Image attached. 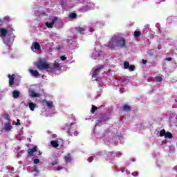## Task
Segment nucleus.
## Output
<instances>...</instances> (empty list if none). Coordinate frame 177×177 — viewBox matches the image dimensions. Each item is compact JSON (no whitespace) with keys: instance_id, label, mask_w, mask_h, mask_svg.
<instances>
[{"instance_id":"nucleus-1","label":"nucleus","mask_w":177,"mask_h":177,"mask_svg":"<svg viewBox=\"0 0 177 177\" xmlns=\"http://www.w3.org/2000/svg\"><path fill=\"white\" fill-rule=\"evenodd\" d=\"M116 48H120L121 49H127V40L122 37L116 36L115 39Z\"/></svg>"},{"instance_id":"nucleus-2","label":"nucleus","mask_w":177,"mask_h":177,"mask_svg":"<svg viewBox=\"0 0 177 177\" xmlns=\"http://www.w3.org/2000/svg\"><path fill=\"white\" fill-rule=\"evenodd\" d=\"M13 32V28L12 26H8L6 28H0V38H5L8 36V34H12Z\"/></svg>"},{"instance_id":"nucleus-3","label":"nucleus","mask_w":177,"mask_h":177,"mask_svg":"<svg viewBox=\"0 0 177 177\" xmlns=\"http://www.w3.org/2000/svg\"><path fill=\"white\" fill-rule=\"evenodd\" d=\"M37 67L40 71L50 70V64H48L45 61L40 60L37 63Z\"/></svg>"},{"instance_id":"nucleus-4","label":"nucleus","mask_w":177,"mask_h":177,"mask_svg":"<svg viewBox=\"0 0 177 177\" xmlns=\"http://www.w3.org/2000/svg\"><path fill=\"white\" fill-rule=\"evenodd\" d=\"M74 125V123L72 122L70 124V127L68 130V133L71 135V136H78V131H77V125Z\"/></svg>"},{"instance_id":"nucleus-5","label":"nucleus","mask_w":177,"mask_h":177,"mask_svg":"<svg viewBox=\"0 0 177 177\" xmlns=\"http://www.w3.org/2000/svg\"><path fill=\"white\" fill-rule=\"evenodd\" d=\"M115 39H116V35H114L112 37L111 39L108 42L107 46L108 48H110V49H112L113 50H115V48H117V46L115 44Z\"/></svg>"},{"instance_id":"nucleus-6","label":"nucleus","mask_w":177,"mask_h":177,"mask_svg":"<svg viewBox=\"0 0 177 177\" xmlns=\"http://www.w3.org/2000/svg\"><path fill=\"white\" fill-rule=\"evenodd\" d=\"M3 129L4 131H6V132H10V131H12V129H13V127L12 126V121L10 120L8 122H6L4 124V127H3Z\"/></svg>"},{"instance_id":"nucleus-7","label":"nucleus","mask_w":177,"mask_h":177,"mask_svg":"<svg viewBox=\"0 0 177 177\" xmlns=\"http://www.w3.org/2000/svg\"><path fill=\"white\" fill-rule=\"evenodd\" d=\"M41 104L42 106H46L48 109H53V102L43 100H41Z\"/></svg>"},{"instance_id":"nucleus-8","label":"nucleus","mask_w":177,"mask_h":177,"mask_svg":"<svg viewBox=\"0 0 177 177\" xmlns=\"http://www.w3.org/2000/svg\"><path fill=\"white\" fill-rule=\"evenodd\" d=\"M56 21H57V17H55L51 22H46V27H48V28H53V25L55 24V23H56Z\"/></svg>"},{"instance_id":"nucleus-9","label":"nucleus","mask_w":177,"mask_h":177,"mask_svg":"<svg viewBox=\"0 0 177 177\" xmlns=\"http://www.w3.org/2000/svg\"><path fill=\"white\" fill-rule=\"evenodd\" d=\"M38 147L37 146H35L32 149H29L28 150V157H32V156H34V153H35Z\"/></svg>"},{"instance_id":"nucleus-10","label":"nucleus","mask_w":177,"mask_h":177,"mask_svg":"<svg viewBox=\"0 0 177 177\" xmlns=\"http://www.w3.org/2000/svg\"><path fill=\"white\" fill-rule=\"evenodd\" d=\"M31 49H36L37 50H41V45L39 44V43L35 41L32 43Z\"/></svg>"},{"instance_id":"nucleus-11","label":"nucleus","mask_w":177,"mask_h":177,"mask_svg":"<svg viewBox=\"0 0 177 177\" xmlns=\"http://www.w3.org/2000/svg\"><path fill=\"white\" fill-rule=\"evenodd\" d=\"M104 66H102L97 68H96L93 73H92V77L93 78H96V77H97V74H99V71H100L101 68H104Z\"/></svg>"},{"instance_id":"nucleus-12","label":"nucleus","mask_w":177,"mask_h":177,"mask_svg":"<svg viewBox=\"0 0 177 177\" xmlns=\"http://www.w3.org/2000/svg\"><path fill=\"white\" fill-rule=\"evenodd\" d=\"M8 78H9V85L10 86H12V85L15 84V74L8 75Z\"/></svg>"},{"instance_id":"nucleus-13","label":"nucleus","mask_w":177,"mask_h":177,"mask_svg":"<svg viewBox=\"0 0 177 177\" xmlns=\"http://www.w3.org/2000/svg\"><path fill=\"white\" fill-rule=\"evenodd\" d=\"M30 73L31 75L36 77L37 78L41 77V74H39V72H38L37 70H30Z\"/></svg>"},{"instance_id":"nucleus-14","label":"nucleus","mask_w":177,"mask_h":177,"mask_svg":"<svg viewBox=\"0 0 177 177\" xmlns=\"http://www.w3.org/2000/svg\"><path fill=\"white\" fill-rule=\"evenodd\" d=\"M12 97L14 99H19L20 97V91L15 90L12 91Z\"/></svg>"},{"instance_id":"nucleus-15","label":"nucleus","mask_w":177,"mask_h":177,"mask_svg":"<svg viewBox=\"0 0 177 177\" xmlns=\"http://www.w3.org/2000/svg\"><path fill=\"white\" fill-rule=\"evenodd\" d=\"M75 30L77 34L84 35V32L85 31V28L77 26L75 28Z\"/></svg>"},{"instance_id":"nucleus-16","label":"nucleus","mask_w":177,"mask_h":177,"mask_svg":"<svg viewBox=\"0 0 177 177\" xmlns=\"http://www.w3.org/2000/svg\"><path fill=\"white\" fill-rule=\"evenodd\" d=\"M122 109L123 110V111H131V110H132V106L128 104H124L122 106Z\"/></svg>"},{"instance_id":"nucleus-17","label":"nucleus","mask_w":177,"mask_h":177,"mask_svg":"<svg viewBox=\"0 0 177 177\" xmlns=\"http://www.w3.org/2000/svg\"><path fill=\"white\" fill-rule=\"evenodd\" d=\"M59 66H60V64L55 62V64H53V67H50V70L51 71H55V70H57V68H59Z\"/></svg>"},{"instance_id":"nucleus-18","label":"nucleus","mask_w":177,"mask_h":177,"mask_svg":"<svg viewBox=\"0 0 177 177\" xmlns=\"http://www.w3.org/2000/svg\"><path fill=\"white\" fill-rule=\"evenodd\" d=\"M30 95L32 97H39V94L35 93L33 90L30 91Z\"/></svg>"},{"instance_id":"nucleus-19","label":"nucleus","mask_w":177,"mask_h":177,"mask_svg":"<svg viewBox=\"0 0 177 177\" xmlns=\"http://www.w3.org/2000/svg\"><path fill=\"white\" fill-rule=\"evenodd\" d=\"M50 145H51V146H53V147H55V148L59 147V141L52 140L50 142Z\"/></svg>"},{"instance_id":"nucleus-20","label":"nucleus","mask_w":177,"mask_h":177,"mask_svg":"<svg viewBox=\"0 0 177 177\" xmlns=\"http://www.w3.org/2000/svg\"><path fill=\"white\" fill-rule=\"evenodd\" d=\"M64 160L66 162H71V156H70V153H68L67 156L64 157Z\"/></svg>"},{"instance_id":"nucleus-21","label":"nucleus","mask_w":177,"mask_h":177,"mask_svg":"<svg viewBox=\"0 0 177 177\" xmlns=\"http://www.w3.org/2000/svg\"><path fill=\"white\" fill-rule=\"evenodd\" d=\"M35 104L34 102L29 103V109L31 110V111H34L35 109Z\"/></svg>"},{"instance_id":"nucleus-22","label":"nucleus","mask_w":177,"mask_h":177,"mask_svg":"<svg viewBox=\"0 0 177 177\" xmlns=\"http://www.w3.org/2000/svg\"><path fill=\"white\" fill-rule=\"evenodd\" d=\"M96 110H97V106L93 105L91 109V113L92 114H95V112L96 111Z\"/></svg>"},{"instance_id":"nucleus-23","label":"nucleus","mask_w":177,"mask_h":177,"mask_svg":"<svg viewBox=\"0 0 177 177\" xmlns=\"http://www.w3.org/2000/svg\"><path fill=\"white\" fill-rule=\"evenodd\" d=\"M140 35H142V32L140 31L136 30L134 31V37L135 38H138Z\"/></svg>"},{"instance_id":"nucleus-24","label":"nucleus","mask_w":177,"mask_h":177,"mask_svg":"<svg viewBox=\"0 0 177 177\" xmlns=\"http://www.w3.org/2000/svg\"><path fill=\"white\" fill-rule=\"evenodd\" d=\"M165 138H168V139H172V133L171 132H167L165 134Z\"/></svg>"},{"instance_id":"nucleus-25","label":"nucleus","mask_w":177,"mask_h":177,"mask_svg":"<svg viewBox=\"0 0 177 177\" xmlns=\"http://www.w3.org/2000/svg\"><path fill=\"white\" fill-rule=\"evenodd\" d=\"M3 21H6L7 23H9V21H10V17L9 16H5L3 18Z\"/></svg>"},{"instance_id":"nucleus-26","label":"nucleus","mask_w":177,"mask_h":177,"mask_svg":"<svg viewBox=\"0 0 177 177\" xmlns=\"http://www.w3.org/2000/svg\"><path fill=\"white\" fill-rule=\"evenodd\" d=\"M129 62L127 61L124 62V68H125L126 70L129 68Z\"/></svg>"},{"instance_id":"nucleus-27","label":"nucleus","mask_w":177,"mask_h":177,"mask_svg":"<svg viewBox=\"0 0 177 177\" xmlns=\"http://www.w3.org/2000/svg\"><path fill=\"white\" fill-rule=\"evenodd\" d=\"M167 132H165V129H162L160 131V136L162 137V136H165Z\"/></svg>"},{"instance_id":"nucleus-28","label":"nucleus","mask_w":177,"mask_h":177,"mask_svg":"<svg viewBox=\"0 0 177 177\" xmlns=\"http://www.w3.org/2000/svg\"><path fill=\"white\" fill-rule=\"evenodd\" d=\"M69 17L71 19H75V17H77V14H75V13H71L69 15Z\"/></svg>"},{"instance_id":"nucleus-29","label":"nucleus","mask_w":177,"mask_h":177,"mask_svg":"<svg viewBox=\"0 0 177 177\" xmlns=\"http://www.w3.org/2000/svg\"><path fill=\"white\" fill-rule=\"evenodd\" d=\"M129 70H130L131 71H135V65H129Z\"/></svg>"},{"instance_id":"nucleus-30","label":"nucleus","mask_w":177,"mask_h":177,"mask_svg":"<svg viewBox=\"0 0 177 177\" xmlns=\"http://www.w3.org/2000/svg\"><path fill=\"white\" fill-rule=\"evenodd\" d=\"M52 167H54V165H59V160L57 159L55 162L51 163Z\"/></svg>"},{"instance_id":"nucleus-31","label":"nucleus","mask_w":177,"mask_h":177,"mask_svg":"<svg viewBox=\"0 0 177 177\" xmlns=\"http://www.w3.org/2000/svg\"><path fill=\"white\" fill-rule=\"evenodd\" d=\"M156 81L158 82H161L162 81V77L161 76H157L156 77Z\"/></svg>"},{"instance_id":"nucleus-32","label":"nucleus","mask_w":177,"mask_h":177,"mask_svg":"<svg viewBox=\"0 0 177 177\" xmlns=\"http://www.w3.org/2000/svg\"><path fill=\"white\" fill-rule=\"evenodd\" d=\"M64 167H62V166H59L57 167V169L55 170V172H57V171H62V169H63Z\"/></svg>"},{"instance_id":"nucleus-33","label":"nucleus","mask_w":177,"mask_h":177,"mask_svg":"<svg viewBox=\"0 0 177 177\" xmlns=\"http://www.w3.org/2000/svg\"><path fill=\"white\" fill-rule=\"evenodd\" d=\"M97 121H98V122L100 124V123H102V122H104V121H106V120H104V119H103V118H100V119H99Z\"/></svg>"},{"instance_id":"nucleus-34","label":"nucleus","mask_w":177,"mask_h":177,"mask_svg":"<svg viewBox=\"0 0 177 177\" xmlns=\"http://www.w3.org/2000/svg\"><path fill=\"white\" fill-rule=\"evenodd\" d=\"M34 164H39V159H35L33 160Z\"/></svg>"},{"instance_id":"nucleus-35","label":"nucleus","mask_w":177,"mask_h":177,"mask_svg":"<svg viewBox=\"0 0 177 177\" xmlns=\"http://www.w3.org/2000/svg\"><path fill=\"white\" fill-rule=\"evenodd\" d=\"M88 162H92L93 161V157L91 156V157L88 158Z\"/></svg>"},{"instance_id":"nucleus-36","label":"nucleus","mask_w":177,"mask_h":177,"mask_svg":"<svg viewBox=\"0 0 177 177\" xmlns=\"http://www.w3.org/2000/svg\"><path fill=\"white\" fill-rule=\"evenodd\" d=\"M67 58L66 57V56H64V55H62V57H61V60H62V62H64V60H66Z\"/></svg>"},{"instance_id":"nucleus-37","label":"nucleus","mask_w":177,"mask_h":177,"mask_svg":"<svg viewBox=\"0 0 177 177\" xmlns=\"http://www.w3.org/2000/svg\"><path fill=\"white\" fill-rule=\"evenodd\" d=\"M15 125H21L19 119L17 120V123L15 124Z\"/></svg>"},{"instance_id":"nucleus-38","label":"nucleus","mask_w":177,"mask_h":177,"mask_svg":"<svg viewBox=\"0 0 177 177\" xmlns=\"http://www.w3.org/2000/svg\"><path fill=\"white\" fill-rule=\"evenodd\" d=\"M166 60L167 62H171L172 61V58L171 57H167V58H166Z\"/></svg>"},{"instance_id":"nucleus-39","label":"nucleus","mask_w":177,"mask_h":177,"mask_svg":"<svg viewBox=\"0 0 177 177\" xmlns=\"http://www.w3.org/2000/svg\"><path fill=\"white\" fill-rule=\"evenodd\" d=\"M131 175H133V176H138V172H133Z\"/></svg>"},{"instance_id":"nucleus-40","label":"nucleus","mask_w":177,"mask_h":177,"mask_svg":"<svg viewBox=\"0 0 177 177\" xmlns=\"http://www.w3.org/2000/svg\"><path fill=\"white\" fill-rule=\"evenodd\" d=\"M3 24V20L0 19V27Z\"/></svg>"},{"instance_id":"nucleus-41","label":"nucleus","mask_w":177,"mask_h":177,"mask_svg":"<svg viewBox=\"0 0 177 177\" xmlns=\"http://www.w3.org/2000/svg\"><path fill=\"white\" fill-rule=\"evenodd\" d=\"M142 64H146V63H147V60L142 59Z\"/></svg>"},{"instance_id":"nucleus-42","label":"nucleus","mask_w":177,"mask_h":177,"mask_svg":"<svg viewBox=\"0 0 177 177\" xmlns=\"http://www.w3.org/2000/svg\"><path fill=\"white\" fill-rule=\"evenodd\" d=\"M160 2H164L165 0H159Z\"/></svg>"}]
</instances>
